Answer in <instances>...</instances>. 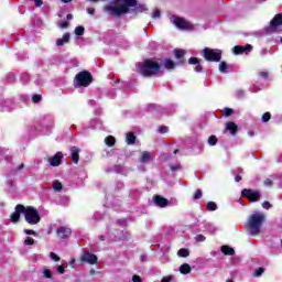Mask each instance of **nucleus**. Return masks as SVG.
<instances>
[{"instance_id":"obj_58","label":"nucleus","mask_w":282,"mask_h":282,"mask_svg":"<svg viewBox=\"0 0 282 282\" xmlns=\"http://www.w3.org/2000/svg\"><path fill=\"white\" fill-rule=\"evenodd\" d=\"M70 265H72V268H74V265H76V260L74 258H72V260H70Z\"/></svg>"},{"instance_id":"obj_7","label":"nucleus","mask_w":282,"mask_h":282,"mask_svg":"<svg viewBox=\"0 0 282 282\" xmlns=\"http://www.w3.org/2000/svg\"><path fill=\"white\" fill-rule=\"evenodd\" d=\"M241 197H246L251 204H254L256 202L261 200V191L259 189H250V188H243L241 191Z\"/></svg>"},{"instance_id":"obj_52","label":"nucleus","mask_w":282,"mask_h":282,"mask_svg":"<svg viewBox=\"0 0 282 282\" xmlns=\"http://www.w3.org/2000/svg\"><path fill=\"white\" fill-rule=\"evenodd\" d=\"M259 76H260L261 78H268V77L270 76V74H268V72H260V73H259Z\"/></svg>"},{"instance_id":"obj_34","label":"nucleus","mask_w":282,"mask_h":282,"mask_svg":"<svg viewBox=\"0 0 282 282\" xmlns=\"http://www.w3.org/2000/svg\"><path fill=\"white\" fill-rule=\"evenodd\" d=\"M272 118V115L270 113V112H264L263 115H262V118H261V120H262V122H270V119Z\"/></svg>"},{"instance_id":"obj_49","label":"nucleus","mask_w":282,"mask_h":282,"mask_svg":"<svg viewBox=\"0 0 282 282\" xmlns=\"http://www.w3.org/2000/svg\"><path fill=\"white\" fill-rule=\"evenodd\" d=\"M263 184H264V186H272L274 184V182H272V180H270V178H265Z\"/></svg>"},{"instance_id":"obj_56","label":"nucleus","mask_w":282,"mask_h":282,"mask_svg":"<svg viewBox=\"0 0 282 282\" xmlns=\"http://www.w3.org/2000/svg\"><path fill=\"white\" fill-rule=\"evenodd\" d=\"M241 180H242L241 175H236L235 182H241Z\"/></svg>"},{"instance_id":"obj_51","label":"nucleus","mask_w":282,"mask_h":282,"mask_svg":"<svg viewBox=\"0 0 282 282\" xmlns=\"http://www.w3.org/2000/svg\"><path fill=\"white\" fill-rule=\"evenodd\" d=\"M59 28H62V29L69 28V22H67V21L61 22Z\"/></svg>"},{"instance_id":"obj_24","label":"nucleus","mask_w":282,"mask_h":282,"mask_svg":"<svg viewBox=\"0 0 282 282\" xmlns=\"http://www.w3.org/2000/svg\"><path fill=\"white\" fill-rule=\"evenodd\" d=\"M105 144L107 145V147H116V137H113V135H108V137H106L105 138Z\"/></svg>"},{"instance_id":"obj_59","label":"nucleus","mask_w":282,"mask_h":282,"mask_svg":"<svg viewBox=\"0 0 282 282\" xmlns=\"http://www.w3.org/2000/svg\"><path fill=\"white\" fill-rule=\"evenodd\" d=\"M66 19H67L68 21H70V19H74V15H73L72 13H68V14L66 15Z\"/></svg>"},{"instance_id":"obj_60","label":"nucleus","mask_w":282,"mask_h":282,"mask_svg":"<svg viewBox=\"0 0 282 282\" xmlns=\"http://www.w3.org/2000/svg\"><path fill=\"white\" fill-rule=\"evenodd\" d=\"M248 135H250V138L254 137V131L249 130V131H248Z\"/></svg>"},{"instance_id":"obj_39","label":"nucleus","mask_w":282,"mask_h":282,"mask_svg":"<svg viewBox=\"0 0 282 282\" xmlns=\"http://www.w3.org/2000/svg\"><path fill=\"white\" fill-rule=\"evenodd\" d=\"M195 239H196L197 243H202V242L206 241L205 236L202 234H198Z\"/></svg>"},{"instance_id":"obj_55","label":"nucleus","mask_w":282,"mask_h":282,"mask_svg":"<svg viewBox=\"0 0 282 282\" xmlns=\"http://www.w3.org/2000/svg\"><path fill=\"white\" fill-rule=\"evenodd\" d=\"M87 12H88V14H96V9H94V8H88V9H87Z\"/></svg>"},{"instance_id":"obj_9","label":"nucleus","mask_w":282,"mask_h":282,"mask_svg":"<svg viewBox=\"0 0 282 282\" xmlns=\"http://www.w3.org/2000/svg\"><path fill=\"white\" fill-rule=\"evenodd\" d=\"M82 263H89L90 265H96L98 263V257L96 254L90 253L89 251H84V253L80 257Z\"/></svg>"},{"instance_id":"obj_33","label":"nucleus","mask_w":282,"mask_h":282,"mask_svg":"<svg viewBox=\"0 0 282 282\" xmlns=\"http://www.w3.org/2000/svg\"><path fill=\"white\" fill-rule=\"evenodd\" d=\"M75 34L76 36H83V34H85V26H76Z\"/></svg>"},{"instance_id":"obj_16","label":"nucleus","mask_w":282,"mask_h":282,"mask_svg":"<svg viewBox=\"0 0 282 282\" xmlns=\"http://www.w3.org/2000/svg\"><path fill=\"white\" fill-rule=\"evenodd\" d=\"M153 202L155 206H159V208H166V206H169V199L162 197L161 195H154Z\"/></svg>"},{"instance_id":"obj_64","label":"nucleus","mask_w":282,"mask_h":282,"mask_svg":"<svg viewBox=\"0 0 282 282\" xmlns=\"http://www.w3.org/2000/svg\"><path fill=\"white\" fill-rule=\"evenodd\" d=\"M226 282H235L234 280H231V279H228V280H226Z\"/></svg>"},{"instance_id":"obj_61","label":"nucleus","mask_w":282,"mask_h":282,"mask_svg":"<svg viewBox=\"0 0 282 282\" xmlns=\"http://www.w3.org/2000/svg\"><path fill=\"white\" fill-rule=\"evenodd\" d=\"M73 0H62L63 3H72Z\"/></svg>"},{"instance_id":"obj_32","label":"nucleus","mask_w":282,"mask_h":282,"mask_svg":"<svg viewBox=\"0 0 282 282\" xmlns=\"http://www.w3.org/2000/svg\"><path fill=\"white\" fill-rule=\"evenodd\" d=\"M144 11H147V6L138 4V0H137V6L134 7V12H144Z\"/></svg>"},{"instance_id":"obj_42","label":"nucleus","mask_w":282,"mask_h":282,"mask_svg":"<svg viewBox=\"0 0 282 282\" xmlns=\"http://www.w3.org/2000/svg\"><path fill=\"white\" fill-rule=\"evenodd\" d=\"M271 207H272V204H270V202L264 200L262 203V208H264L265 210H270Z\"/></svg>"},{"instance_id":"obj_45","label":"nucleus","mask_w":282,"mask_h":282,"mask_svg":"<svg viewBox=\"0 0 282 282\" xmlns=\"http://www.w3.org/2000/svg\"><path fill=\"white\" fill-rule=\"evenodd\" d=\"M173 281V275H166V276H163L161 282H171Z\"/></svg>"},{"instance_id":"obj_25","label":"nucleus","mask_w":282,"mask_h":282,"mask_svg":"<svg viewBox=\"0 0 282 282\" xmlns=\"http://www.w3.org/2000/svg\"><path fill=\"white\" fill-rule=\"evenodd\" d=\"M164 67L165 69H175V62L173 59H165L164 61Z\"/></svg>"},{"instance_id":"obj_40","label":"nucleus","mask_w":282,"mask_h":282,"mask_svg":"<svg viewBox=\"0 0 282 282\" xmlns=\"http://www.w3.org/2000/svg\"><path fill=\"white\" fill-rule=\"evenodd\" d=\"M202 189H196V192L194 193L193 199H202Z\"/></svg>"},{"instance_id":"obj_28","label":"nucleus","mask_w":282,"mask_h":282,"mask_svg":"<svg viewBox=\"0 0 282 282\" xmlns=\"http://www.w3.org/2000/svg\"><path fill=\"white\" fill-rule=\"evenodd\" d=\"M53 189L56 192V193H61L63 191V183L56 181L53 183Z\"/></svg>"},{"instance_id":"obj_54","label":"nucleus","mask_w":282,"mask_h":282,"mask_svg":"<svg viewBox=\"0 0 282 282\" xmlns=\"http://www.w3.org/2000/svg\"><path fill=\"white\" fill-rule=\"evenodd\" d=\"M153 19H160V10L154 11Z\"/></svg>"},{"instance_id":"obj_4","label":"nucleus","mask_w":282,"mask_h":282,"mask_svg":"<svg viewBox=\"0 0 282 282\" xmlns=\"http://www.w3.org/2000/svg\"><path fill=\"white\" fill-rule=\"evenodd\" d=\"M94 83V76L89 70H82L75 76V87H89Z\"/></svg>"},{"instance_id":"obj_41","label":"nucleus","mask_w":282,"mask_h":282,"mask_svg":"<svg viewBox=\"0 0 282 282\" xmlns=\"http://www.w3.org/2000/svg\"><path fill=\"white\" fill-rule=\"evenodd\" d=\"M50 257H51V259H52L53 261H55L56 263H57L58 261H61V257H58L55 252H51V253H50Z\"/></svg>"},{"instance_id":"obj_62","label":"nucleus","mask_w":282,"mask_h":282,"mask_svg":"<svg viewBox=\"0 0 282 282\" xmlns=\"http://www.w3.org/2000/svg\"><path fill=\"white\" fill-rule=\"evenodd\" d=\"M100 241H105V236H99Z\"/></svg>"},{"instance_id":"obj_38","label":"nucleus","mask_w":282,"mask_h":282,"mask_svg":"<svg viewBox=\"0 0 282 282\" xmlns=\"http://www.w3.org/2000/svg\"><path fill=\"white\" fill-rule=\"evenodd\" d=\"M35 241L31 237H26L24 240V246H34Z\"/></svg>"},{"instance_id":"obj_27","label":"nucleus","mask_w":282,"mask_h":282,"mask_svg":"<svg viewBox=\"0 0 282 282\" xmlns=\"http://www.w3.org/2000/svg\"><path fill=\"white\" fill-rule=\"evenodd\" d=\"M206 210H208L210 213L217 210V203H215L213 200L208 202L206 205Z\"/></svg>"},{"instance_id":"obj_6","label":"nucleus","mask_w":282,"mask_h":282,"mask_svg":"<svg viewBox=\"0 0 282 282\" xmlns=\"http://www.w3.org/2000/svg\"><path fill=\"white\" fill-rule=\"evenodd\" d=\"M205 61H209V63H219L221 61V50H213L206 47L203 50Z\"/></svg>"},{"instance_id":"obj_63","label":"nucleus","mask_w":282,"mask_h":282,"mask_svg":"<svg viewBox=\"0 0 282 282\" xmlns=\"http://www.w3.org/2000/svg\"><path fill=\"white\" fill-rule=\"evenodd\" d=\"M176 153H180V149L174 150V155H175Z\"/></svg>"},{"instance_id":"obj_26","label":"nucleus","mask_w":282,"mask_h":282,"mask_svg":"<svg viewBox=\"0 0 282 282\" xmlns=\"http://www.w3.org/2000/svg\"><path fill=\"white\" fill-rule=\"evenodd\" d=\"M189 254H191V251L186 248H182L177 251V256L181 258L189 257Z\"/></svg>"},{"instance_id":"obj_23","label":"nucleus","mask_w":282,"mask_h":282,"mask_svg":"<svg viewBox=\"0 0 282 282\" xmlns=\"http://www.w3.org/2000/svg\"><path fill=\"white\" fill-rule=\"evenodd\" d=\"M137 137L133 132H128L126 135L127 144H135Z\"/></svg>"},{"instance_id":"obj_13","label":"nucleus","mask_w":282,"mask_h":282,"mask_svg":"<svg viewBox=\"0 0 282 282\" xmlns=\"http://www.w3.org/2000/svg\"><path fill=\"white\" fill-rule=\"evenodd\" d=\"M69 151L73 164H78V162H80V148L74 145L69 149Z\"/></svg>"},{"instance_id":"obj_11","label":"nucleus","mask_w":282,"mask_h":282,"mask_svg":"<svg viewBox=\"0 0 282 282\" xmlns=\"http://www.w3.org/2000/svg\"><path fill=\"white\" fill-rule=\"evenodd\" d=\"M56 236L58 239H69L72 237V228L61 226L56 229Z\"/></svg>"},{"instance_id":"obj_30","label":"nucleus","mask_w":282,"mask_h":282,"mask_svg":"<svg viewBox=\"0 0 282 282\" xmlns=\"http://www.w3.org/2000/svg\"><path fill=\"white\" fill-rule=\"evenodd\" d=\"M31 100H32V102H34L35 105H39V102H41V101L43 100V96L35 94V95H33V96L31 97Z\"/></svg>"},{"instance_id":"obj_19","label":"nucleus","mask_w":282,"mask_h":282,"mask_svg":"<svg viewBox=\"0 0 282 282\" xmlns=\"http://www.w3.org/2000/svg\"><path fill=\"white\" fill-rule=\"evenodd\" d=\"M188 64L189 65H196L194 67L195 72H197L198 74L203 72L204 67L202 66V64L199 63V58L197 57H189L188 58Z\"/></svg>"},{"instance_id":"obj_18","label":"nucleus","mask_w":282,"mask_h":282,"mask_svg":"<svg viewBox=\"0 0 282 282\" xmlns=\"http://www.w3.org/2000/svg\"><path fill=\"white\" fill-rule=\"evenodd\" d=\"M280 25H282V13H278L274 18L270 21V28L276 30Z\"/></svg>"},{"instance_id":"obj_44","label":"nucleus","mask_w":282,"mask_h":282,"mask_svg":"<svg viewBox=\"0 0 282 282\" xmlns=\"http://www.w3.org/2000/svg\"><path fill=\"white\" fill-rule=\"evenodd\" d=\"M159 133H169V127L161 126L160 129H159Z\"/></svg>"},{"instance_id":"obj_15","label":"nucleus","mask_w":282,"mask_h":282,"mask_svg":"<svg viewBox=\"0 0 282 282\" xmlns=\"http://www.w3.org/2000/svg\"><path fill=\"white\" fill-rule=\"evenodd\" d=\"M232 52L236 55L243 54L245 52H252V45L251 44H246L245 46L236 45L234 46Z\"/></svg>"},{"instance_id":"obj_10","label":"nucleus","mask_w":282,"mask_h":282,"mask_svg":"<svg viewBox=\"0 0 282 282\" xmlns=\"http://www.w3.org/2000/svg\"><path fill=\"white\" fill-rule=\"evenodd\" d=\"M24 212H25V206L18 204L15 206V212L10 216V221H12V224H18V221L21 219V214L24 215Z\"/></svg>"},{"instance_id":"obj_22","label":"nucleus","mask_w":282,"mask_h":282,"mask_svg":"<svg viewBox=\"0 0 282 282\" xmlns=\"http://www.w3.org/2000/svg\"><path fill=\"white\" fill-rule=\"evenodd\" d=\"M192 268H191V264L188 263H183L180 269H178V272H181V274H191L192 272Z\"/></svg>"},{"instance_id":"obj_43","label":"nucleus","mask_w":282,"mask_h":282,"mask_svg":"<svg viewBox=\"0 0 282 282\" xmlns=\"http://www.w3.org/2000/svg\"><path fill=\"white\" fill-rule=\"evenodd\" d=\"M43 274L45 279H52V271L50 269L44 270Z\"/></svg>"},{"instance_id":"obj_46","label":"nucleus","mask_w":282,"mask_h":282,"mask_svg":"<svg viewBox=\"0 0 282 282\" xmlns=\"http://www.w3.org/2000/svg\"><path fill=\"white\" fill-rule=\"evenodd\" d=\"M182 169V165L175 164V165H170V171H180Z\"/></svg>"},{"instance_id":"obj_36","label":"nucleus","mask_w":282,"mask_h":282,"mask_svg":"<svg viewBox=\"0 0 282 282\" xmlns=\"http://www.w3.org/2000/svg\"><path fill=\"white\" fill-rule=\"evenodd\" d=\"M226 69H228V64L226 62H220V64H219L220 74H224V72H226Z\"/></svg>"},{"instance_id":"obj_12","label":"nucleus","mask_w":282,"mask_h":282,"mask_svg":"<svg viewBox=\"0 0 282 282\" xmlns=\"http://www.w3.org/2000/svg\"><path fill=\"white\" fill-rule=\"evenodd\" d=\"M63 152H56L55 155L48 159V163L51 166H61V164H63Z\"/></svg>"},{"instance_id":"obj_37","label":"nucleus","mask_w":282,"mask_h":282,"mask_svg":"<svg viewBox=\"0 0 282 282\" xmlns=\"http://www.w3.org/2000/svg\"><path fill=\"white\" fill-rule=\"evenodd\" d=\"M151 160V154L149 152H143L141 156V162H149Z\"/></svg>"},{"instance_id":"obj_2","label":"nucleus","mask_w":282,"mask_h":282,"mask_svg":"<svg viewBox=\"0 0 282 282\" xmlns=\"http://www.w3.org/2000/svg\"><path fill=\"white\" fill-rule=\"evenodd\" d=\"M162 69V65L152 59H145L139 64V73L145 78H153V76H158Z\"/></svg>"},{"instance_id":"obj_20","label":"nucleus","mask_w":282,"mask_h":282,"mask_svg":"<svg viewBox=\"0 0 282 282\" xmlns=\"http://www.w3.org/2000/svg\"><path fill=\"white\" fill-rule=\"evenodd\" d=\"M69 39H72V35L69 33H65L62 37L56 40L57 47H63L65 43L69 42Z\"/></svg>"},{"instance_id":"obj_5","label":"nucleus","mask_w":282,"mask_h":282,"mask_svg":"<svg viewBox=\"0 0 282 282\" xmlns=\"http://www.w3.org/2000/svg\"><path fill=\"white\" fill-rule=\"evenodd\" d=\"M24 219L30 226H36L41 223L39 210L32 206L24 207Z\"/></svg>"},{"instance_id":"obj_3","label":"nucleus","mask_w":282,"mask_h":282,"mask_svg":"<svg viewBox=\"0 0 282 282\" xmlns=\"http://www.w3.org/2000/svg\"><path fill=\"white\" fill-rule=\"evenodd\" d=\"M263 221H265L264 214H252L246 225L247 232H249L251 237H257V235L261 234Z\"/></svg>"},{"instance_id":"obj_47","label":"nucleus","mask_w":282,"mask_h":282,"mask_svg":"<svg viewBox=\"0 0 282 282\" xmlns=\"http://www.w3.org/2000/svg\"><path fill=\"white\" fill-rule=\"evenodd\" d=\"M24 234L25 235H33V237H36V231H34L32 229H24Z\"/></svg>"},{"instance_id":"obj_48","label":"nucleus","mask_w":282,"mask_h":282,"mask_svg":"<svg viewBox=\"0 0 282 282\" xmlns=\"http://www.w3.org/2000/svg\"><path fill=\"white\" fill-rule=\"evenodd\" d=\"M132 282H142V278L140 275H138V274H134L132 276Z\"/></svg>"},{"instance_id":"obj_35","label":"nucleus","mask_w":282,"mask_h":282,"mask_svg":"<svg viewBox=\"0 0 282 282\" xmlns=\"http://www.w3.org/2000/svg\"><path fill=\"white\" fill-rule=\"evenodd\" d=\"M265 272V269L263 268H257L254 271H253V276H261V274H263Z\"/></svg>"},{"instance_id":"obj_1","label":"nucleus","mask_w":282,"mask_h":282,"mask_svg":"<svg viewBox=\"0 0 282 282\" xmlns=\"http://www.w3.org/2000/svg\"><path fill=\"white\" fill-rule=\"evenodd\" d=\"M138 0H123V3L108 4L104 8L105 12L110 17H122V14H129L130 8H135Z\"/></svg>"},{"instance_id":"obj_17","label":"nucleus","mask_w":282,"mask_h":282,"mask_svg":"<svg viewBox=\"0 0 282 282\" xmlns=\"http://www.w3.org/2000/svg\"><path fill=\"white\" fill-rule=\"evenodd\" d=\"M184 54H186V52L182 48L174 50V56L176 61H178L177 65H184V63H186V59H184Z\"/></svg>"},{"instance_id":"obj_14","label":"nucleus","mask_w":282,"mask_h":282,"mask_svg":"<svg viewBox=\"0 0 282 282\" xmlns=\"http://www.w3.org/2000/svg\"><path fill=\"white\" fill-rule=\"evenodd\" d=\"M225 130L229 131L230 135L235 137L237 133H239V126H237V123L234 121H228L225 126Z\"/></svg>"},{"instance_id":"obj_21","label":"nucleus","mask_w":282,"mask_h":282,"mask_svg":"<svg viewBox=\"0 0 282 282\" xmlns=\"http://www.w3.org/2000/svg\"><path fill=\"white\" fill-rule=\"evenodd\" d=\"M223 254H226L227 257H235V249L231 248L230 246L228 245H224L221 248H220Z\"/></svg>"},{"instance_id":"obj_50","label":"nucleus","mask_w":282,"mask_h":282,"mask_svg":"<svg viewBox=\"0 0 282 282\" xmlns=\"http://www.w3.org/2000/svg\"><path fill=\"white\" fill-rule=\"evenodd\" d=\"M57 272H58V274H65V267L57 265Z\"/></svg>"},{"instance_id":"obj_57","label":"nucleus","mask_w":282,"mask_h":282,"mask_svg":"<svg viewBox=\"0 0 282 282\" xmlns=\"http://www.w3.org/2000/svg\"><path fill=\"white\" fill-rule=\"evenodd\" d=\"M23 169H25V164L23 163L18 166V171H23Z\"/></svg>"},{"instance_id":"obj_53","label":"nucleus","mask_w":282,"mask_h":282,"mask_svg":"<svg viewBox=\"0 0 282 282\" xmlns=\"http://www.w3.org/2000/svg\"><path fill=\"white\" fill-rule=\"evenodd\" d=\"M35 1V8H41L43 6V0H34Z\"/></svg>"},{"instance_id":"obj_29","label":"nucleus","mask_w":282,"mask_h":282,"mask_svg":"<svg viewBox=\"0 0 282 282\" xmlns=\"http://www.w3.org/2000/svg\"><path fill=\"white\" fill-rule=\"evenodd\" d=\"M219 140L217 139V137L215 134H212L209 138H208V144L209 147H215L217 144Z\"/></svg>"},{"instance_id":"obj_8","label":"nucleus","mask_w":282,"mask_h":282,"mask_svg":"<svg viewBox=\"0 0 282 282\" xmlns=\"http://www.w3.org/2000/svg\"><path fill=\"white\" fill-rule=\"evenodd\" d=\"M174 25L178 28V30H194L195 26L193 23L186 21L184 18H175Z\"/></svg>"},{"instance_id":"obj_31","label":"nucleus","mask_w":282,"mask_h":282,"mask_svg":"<svg viewBox=\"0 0 282 282\" xmlns=\"http://www.w3.org/2000/svg\"><path fill=\"white\" fill-rule=\"evenodd\" d=\"M235 113V110L232 108H225L223 116L225 118H230Z\"/></svg>"}]
</instances>
